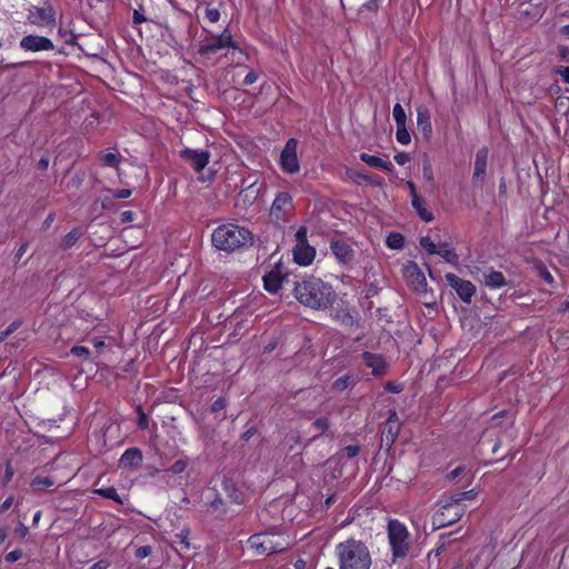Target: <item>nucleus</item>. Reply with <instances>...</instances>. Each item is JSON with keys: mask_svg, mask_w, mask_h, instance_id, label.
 I'll list each match as a JSON object with an SVG mask.
<instances>
[{"mask_svg": "<svg viewBox=\"0 0 569 569\" xmlns=\"http://www.w3.org/2000/svg\"><path fill=\"white\" fill-rule=\"evenodd\" d=\"M417 127L425 137H429L432 132L430 112L423 106L417 108Z\"/></svg>", "mask_w": 569, "mask_h": 569, "instance_id": "nucleus-25", "label": "nucleus"}, {"mask_svg": "<svg viewBox=\"0 0 569 569\" xmlns=\"http://www.w3.org/2000/svg\"><path fill=\"white\" fill-rule=\"evenodd\" d=\"M258 80V73L254 70H249V72L244 76L242 84L250 86Z\"/></svg>", "mask_w": 569, "mask_h": 569, "instance_id": "nucleus-48", "label": "nucleus"}, {"mask_svg": "<svg viewBox=\"0 0 569 569\" xmlns=\"http://www.w3.org/2000/svg\"><path fill=\"white\" fill-rule=\"evenodd\" d=\"M396 139L401 144H409L411 141V137L406 126L397 127Z\"/></svg>", "mask_w": 569, "mask_h": 569, "instance_id": "nucleus-38", "label": "nucleus"}, {"mask_svg": "<svg viewBox=\"0 0 569 569\" xmlns=\"http://www.w3.org/2000/svg\"><path fill=\"white\" fill-rule=\"evenodd\" d=\"M293 293L301 305L316 310H325L335 301L331 286L315 277L297 282Z\"/></svg>", "mask_w": 569, "mask_h": 569, "instance_id": "nucleus-1", "label": "nucleus"}, {"mask_svg": "<svg viewBox=\"0 0 569 569\" xmlns=\"http://www.w3.org/2000/svg\"><path fill=\"white\" fill-rule=\"evenodd\" d=\"M282 280L283 278L280 276L278 270H271L263 276L264 289L270 293H277L281 288Z\"/></svg>", "mask_w": 569, "mask_h": 569, "instance_id": "nucleus-26", "label": "nucleus"}, {"mask_svg": "<svg viewBox=\"0 0 569 569\" xmlns=\"http://www.w3.org/2000/svg\"><path fill=\"white\" fill-rule=\"evenodd\" d=\"M259 193L260 187L257 186V180L249 181V179H243L242 189L238 193L236 201L237 207L247 209L254 203L259 197Z\"/></svg>", "mask_w": 569, "mask_h": 569, "instance_id": "nucleus-12", "label": "nucleus"}, {"mask_svg": "<svg viewBox=\"0 0 569 569\" xmlns=\"http://www.w3.org/2000/svg\"><path fill=\"white\" fill-rule=\"evenodd\" d=\"M411 204L422 221L431 222L435 219L432 212L427 209L425 200L419 194H415V198L411 199Z\"/></svg>", "mask_w": 569, "mask_h": 569, "instance_id": "nucleus-28", "label": "nucleus"}, {"mask_svg": "<svg viewBox=\"0 0 569 569\" xmlns=\"http://www.w3.org/2000/svg\"><path fill=\"white\" fill-rule=\"evenodd\" d=\"M506 411H500L491 417L489 431H496L497 440L491 448L492 453H497L499 448L505 445V440L512 442L516 438L512 422L502 423L501 418L506 416Z\"/></svg>", "mask_w": 569, "mask_h": 569, "instance_id": "nucleus-7", "label": "nucleus"}, {"mask_svg": "<svg viewBox=\"0 0 569 569\" xmlns=\"http://www.w3.org/2000/svg\"><path fill=\"white\" fill-rule=\"evenodd\" d=\"M420 246L430 254H436L439 247L431 240L430 237H422L420 239Z\"/></svg>", "mask_w": 569, "mask_h": 569, "instance_id": "nucleus-39", "label": "nucleus"}, {"mask_svg": "<svg viewBox=\"0 0 569 569\" xmlns=\"http://www.w3.org/2000/svg\"><path fill=\"white\" fill-rule=\"evenodd\" d=\"M31 487L33 490H44L54 485V481L49 477H40L37 476L31 481Z\"/></svg>", "mask_w": 569, "mask_h": 569, "instance_id": "nucleus-33", "label": "nucleus"}, {"mask_svg": "<svg viewBox=\"0 0 569 569\" xmlns=\"http://www.w3.org/2000/svg\"><path fill=\"white\" fill-rule=\"evenodd\" d=\"M395 161L400 164V166H403L406 164L407 162L410 161V156L409 153H406V152H400V153H397L395 156Z\"/></svg>", "mask_w": 569, "mask_h": 569, "instance_id": "nucleus-54", "label": "nucleus"}, {"mask_svg": "<svg viewBox=\"0 0 569 569\" xmlns=\"http://www.w3.org/2000/svg\"><path fill=\"white\" fill-rule=\"evenodd\" d=\"M360 451V448L358 446H347L345 449H343V452L345 455L348 457V458H355L356 456H358Z\"/></svg>", "mask_w": 569, "mask_h": 569, "instance_id": "nucleus-51", "label": "nucleus"}, {"mask_svg": "<svg viewBox=\"0 0 569 569\" xmlns=\"http://www.w3.org/2000/svg\"><path fill=\"white\" fill-rule=\"evenodd\" d=\"M387 532L392 562L405 559L411 549V535L407 526L397 519H391L388 522Z\"/></svg>", "mask_w": 569, "mask_h": 569, "instance_id": "nucleus-5", "label": "nucleus"}, {"mask_svg": "<svg viewBox=\"0 0 569 569\" xmlns=\"http://www.w3.org/2000/svg\"><path fill=\"white\" fill-rule=\"evenodd\" d=\"M423 177H425L428 181H432V179H433V174H432V169H431L430 164H425V166H423Z\"/></svg>", "mask_w": 569, "mask_h": 569, "instance_id": "nucleus-59", "label": "nucleus"}, {"mask_svg": "<svg viewBox=\"0 0 569 569\" xmlns=\"http://www.w3.org/2000/svg\"><path fill=\"white\" fill-rule=\"evenodd\" d=\"M134 213L132 211H123L121 213V221L122 222H131L133 221Z\"/></svg>", "mask_w": 569, "mask_h": 569, "instance_id": "nucleus-58", "label": "nucleus"}, {"mask_svg": "<svg viewBox=\"0 0 569 569\" xmlns=\"http://www.w3.org/2000/svg\"><path fill=\"white\" fill-rule=\"evenodd\" d=\"M476 495L475 490L450 495L446 499L441 509L432 517L433 529H440L457 522L463 515V509L460 507V502L463 500H471Z\"/></svg>", "mask_w": 569, "mask_h": 569, "instance_id": "nucleus-4", "label": "nucleus"}, {"mask_svg": "<svg viewBox=\"0 0 569 569\" xmlns=\"http://www.w3.org/2000/svg\"><path fill=\"white\" fill-rule=\"evenodd\" d=\"M204 16L211 23H216L220 19V12L216 8H207Z\"/></svg>", "mask_w": 569, "mask_h": 569, "instance_id": "nucleus-43", "label": "nucleus"}, {"mask_svg": "<svg viewBox=\"0 0 569 569\" xmlns=\"http://www.w3.org/2000/svg\"><path fill=\"white\" fill-rule=\"evenodd\" d=\"M445 278L463 302L469 303L471 301L476 293V287L471 281L461 279L455 273H446Z\"/></svg>", "mask_w": 569, "mask_h": 569, "instance_id": "nucleus-10", "label": "nucleus"}, {"mask_svg": "<svg viewBox=\"0 0 569 569\" xmlns=\"http://www.w3.org/2000/svg\"><path fill=\"white\" fill-rule=\"evenodd\" d=\"M401 423L396 411H392L387 419L381 433V441L391 447L400 432Z\"/></svg>", "mask_w": 569, "mask_h": 569, "instance_id": "nucleus-16", "label": "nucleus"}, {"mask_svg": "<svg viewBox=\"0 0 569 569\" xmlns=\"http://www.w3.org/2000/svg\"><path fill=\"white\" fill-rule=\"evenodd\" d=\"M386 242L390 249H401L403 247V237L398 232H391L387 237Z\"/></svg>", "mask_w": 569, "mask_h": 569, "instance_id": "nucleus-37", "label": "nucleus"}, {"mask_svg": "<svg viewBox=\"0 0 569 569\" xmlns=\"http://www.w3.org/2000/svg\"><path fill=\"white\" fill-rule=\"evenodd\" d=\"M350 178L353 179L357 183L361 184V183H369L371 177L368 174L355 171L350 174Z\"/></svg>", "mask_w": 569, "mask_h": 569, "instance_id": "nucleus-45", "label": "nucleus"}, {"mask_svg": "<svg viewBox=\"0 0 569 569\" xmlns=\"http://www.w3.org/2000/svg\"><path fill=\"white\" fill-rule=\"evenodd\" d=\"M22 557L20 549L12 550L6 555V561L9 563L18 561Z\"/></svg>", "mask_w": 569, "mask_h": 569, "instance_id": "nucleus-46", "label": "nucleus"}, {"mask_svg": "<svg viewBox=\"0 0 569 569\" xmlns=\"http://www.w3.org/2000/svg\"><path fill=\"white\" fill-rule=\"evenodd\" d=\"M71 353L79 358H87L90 353L89 349L83 346H76L71 349Z\"/></svg>", "mask_w": 569, "mask_h": 569, "instance_id": "nucleus-44", "label": "nucleus"}, {"mask_svg": "<svg viewBox=\"0 0 569 569\" xmlns=\"http://www.w3.org/2000/svg\"><path fill=\"white\" fill-rule=\"evenodd\" d=\"M130 189H118L114 191L113 197L117 199H127L131 196Z\"/></svg>", "mask_w": 569, "mask_h": 569, "instance_id": "nucleus-55", "label": "nucleus"}, {"mask_svg": "<svg viewBox=\"0 0 569 569\" xmlns=\"http://www.w3.org/2000/svg\"><path fill=\"white\" fill-rule=\"evenodd\" d=\"M298 140L290 138L280 154L279 164L283 172L295 174L300 170V162L297 154Z\"/></svg>", "mask_w": 569, "mask_h": 569, "instance_id": "nucleus-8", "label": "nucleus"}, {"mask_svg": "<svg viewBox=\"0 0 569 569\" xmlns=\"http://www.w3.org/2000/svg\"><path fill=\"white\" fill-rule=\"evenodd\" d=\"M363 362L371 369L372 375L383 376L387 369V362L381 355L363 352L361 355Z\"/></svg>", "mask_w": 569, "mask_h": 569, "instance_id": "nucleus-20", "label": "nucleus"}, {"mask_svg": "<svg viewBox=\"0 0 569 569\" xmlns=\"http://www.w3.org/2000/svg\"><path fill=\"white\" fill-rule=\"evenodd\" d=\"M480 281L490 289H498L506 286L507 281L502 272L496 271L491 268L481 272Z\"/></svg>", "mask_w": 569, "mask_h": 569, "instance_id": "nucleus-24", "label": "nucleus"}, {"mask_svg": "<svg viewBox=\"0 0 569 569\" xmlns=\"http://www.w3.org/2000/svg\"><path fill=\"white\" fill-rule=\"evenodd\" d=\"M228 503L229 502L227 499H223V497L218 496L211 501L210 507L213 512H217L218 515H224L227 512Z\"/></svg>", "mask_w": 569, "mask_h": 569, "instance_id": "nucleus-36", "label": "nucleus"}, {"mask_svg": "<svg viewBox=\"0 0 569 569\" xmlns=\"http://www.w3.org/2000/svg\"><path fill=\"white\" fill-rule=\"evenodd\" d=\"M20 48L24 51H50L54 49L53 42L42 36L29 34L20 40Z\"/></svg>", "mask_w": 569, "mask_h": 569, "instance_id": "nucleus-14", "label": "nucleus"}, {"mask_svg": "<svg viewBox=\"0 0 569 569\" xmlns=\"http://www.w3.org/2000/svg\"><path fill=\"white\" fill-rule=\"evenodd\" d=\"M248 548L257 556H270L288 549V537L274 532H260L252 535L247 541Z\"/></svg>", "mask_w": 569, "mask_h": 569, "instance_id": "nucleus-6", "label": "nucleus"}, {"mask_svg": "<svg viewBox=\"0 0 569 569\" xmlns=\"http://www.w3.org/2000/svg\"><path fill=\"white\" fill-rule=\"evenodd\" d=\"M222 495L229 503L242 505L244 502V493L230 479H223L221 483Z\"/></svg>", "mask_w": 569, "mask_h": 569, "instance_id": "nucleus-21", "label": "nucleus"}, {"mask_svg": "<svg viewBox=\"0 0 569 569\" xmlns=\"http://www.w3.org/2000/svg\"><path fill=\"white\" fill-rule=\"evenodd\" d=\"M187 466H188L187 459H179L173 462V465L169 468V471L174 475H179L186 470Z\"/></svg>", "mask_w": 569, "mask_h": 569, "instance_id": "nucleus-40", "label": "nucleus"}, {"mask_svg": "<svg viewBox=\"0 0 569 569\" xmlns=\"http://www.w3.org/2000/svg\"><path fill=\"white\" fill-rule=\"evenodd\" d=\"M406 278L415 291L419 293L427 291V279L416 263L411 262L406 267Z\"/></svg>", "mask_w": 569, "mask_h": 569, "instance_id": "nucleus-17", "label": "nucleus"}, {"mask_svg": "<svg viewBox=\"0 0 569 569\" xmlns=\"http://www.w3.org/2000/svg\"><path fill=\"white\" fill-rule=\"evenodd\" d=\"M538 273L539 276L547 282V283H552L553 282V277L552 274L547 270L546 267L543 266H539L538 267Z\"/></svg>", "mask_w": 569, "mask_h": 569, "instance_id": "nucleus-47", "label": "nucleus"}, {"mask_svg": "<svg viewBox=\"0 0 569 569\" xmlns=\"http://www.w3.org/2000/svg\"><path fill=\"white\" fill-rule=\"evenodd\" d=\"M392 117L395 119L397 127L406 126L407 116H406L405 109L402 108V106L400 103H396L393 106Z\"/></svg>", "mask_w": 569, "mask_h": 569, "instance_id": "nucleus-35", "label": "nucleus"}, {"mask_svg": "<svg viewBox=\"0 0 569 569\" xmlns=\"http://www.w3.org/2000/svg\"><path fill=\"white\" fill-rule=\"evenodd\" d=\"M142 462V452L138 448L127 449L120 460L119 467L124 469H137Z\"/></svg>", "mask_w": 569, "mask_h": 569, "instance_id": "nucleus-23", "label": "nucleus"}, {"mask_svg": "<svg viewBox=\"0 0 569 569\" xmlns=\"http://www.w3.org/2000/svg\"><path fill=\"white\" fill-rule=\"evenodd\" d=\"M297 243H308L307 240V228L300 227L296 232Z\"/></svg>", "mask_w": 569, "mask_h": 569, "instance_id": "nucleus-49", "label": "nucleus"}, {"mask_svg": "<svg viewBox=\"0 0 569 569\" xmlns=\"http://www.w3.org/2000/svg\"><path fill=\"white\" fill-rule=\"evenodd\" d=\"M16 533L19 537L24 538L29 533V529L23 523H19V526L16 528Z\"/></svg>", "mask_w": 569, "mask_h": 569, "instance_id": "nucleus-56", "label": "nucleus"}, {"mask_svg": "<svg viewBox=\"0 0 569 569\" xmlns=\"http://www.w3.org/2000/svg\"><path fill=\"white\" fill-rule=\"evenodd\" d=\"M38 167L39 169H41L42 171H46L49 167V159L47 157H42L39 161H38Z\"/></svg>", "mask_w": 569, "mask_h": 569, "instance_id": "nucleus-63", "label": "nucleus"}, {"mask_svg": "<svg viewBox=\"0 0 569 569\" xmlns=\"http://www.w3.org/2000/svg\"><path fill=\"white\" fill-rule=\"evenodd\" d=\"M223 48L238 49V46L232 40V37L228 31L222 32L220 36L206 39L200 43L198 51L200 54L210 56L217 53Z\"/></svg>", "mask_w": 569, "mask_h": 569, "instance_id": "nucleus-9", "label": "nucleus"}, {"mask_svg": "<svg viewBox=\"0 0 569 569\" xmlns=\"http://www.w3.org/2000/svg\"><path fill=\"white\" fill-rule=\"evenodd\" d=\"M353 382H355L353 378L349 375H346V376L339 377L338 379H336L333 381L332 389L335 391L341 392V391L346 390Z\"/></svg>", "mask_w": 569, "mask_h": 569, "instance_id": "nucleus-34", "label": "nucleus"}, {"mask_svg": "<svg viewBox=\"0 0 569 569\" xmlns=\"http://www.w3.org/2000/svg\"><path fill=\"white\" fill-rule=\"evenodd\" d=\"M26 251H27V244H26V243H23V244H21V246H20V248L18 249V251H17V253H16V256H14V260H16V261H19V260L22 258V256L26 253Z\"/></svg>", "mask_w": 569, "mask_h": 569, "instance_id": "nucleus-64", "label": "nucleus"}, {"mask_svg": "<svg viewBox=\"0 0 569 569\" xmlns=\"http://www.w3.org/2000/svg\"><path fill=\"white\" fill-rule=\"evenodd\" d=\"M13 503V497H8L0 506V512L7 511Z\"/></svg>", "mask_w": 569, "mask_h": 569, "instance_id": "nucleus-57", "label": "nucleus"}, {"mask_svg": "<svg viewBox=\"0 0 569 569\" xmlns=\"http://www.w3.org/2000/svg\"><path fill=\"white\" fill-rule=\"evenodd\" d=\"M226 406L224 403V400L223 399H217L213 403H212V411H219L221 409H223Z\"/></svg>", "mask_w": 569, "mask_h": 569, "instance_id": "nucleus-60", "label": "nucleus"}, {"mask_svg": "<svg viewBox=\"0 0 569 569\" xmlns=\"http://www.w3.org/2000/svg\"><path fill=\"white\" fill-rule=\"evenodd\" d=\"M436 254H439L447 262L451 264H457L459 261L458 254L455 252L453 249H450L448 243H441L439 244Z\"/></svg>", "mask_w": 569, "mask_h": 569, "instance_id": "nucleus-29", "label": "nucleus"}, {"mask_svg": "<svg viewBox=\"0 0 569 569\" xmlns=\"http://www.w3.org/2000/svg\"><path fill=\"white\" fill-rule=\"evenodd\" d=\"M101 160L106 166L116 167L119 162V157L113 152H106L102 154Z\"/></svg>", "mask_w": 569, "mask_h": 569, "instance_id": "nucleus-41", "label": "nucleus"}, {"mask_svg": "<svg viewBox=\"0 0 569 569\" xmlns=\"http://www.w3.org/2000/svg\"><path fill=\"white\" fill-rule=\"evenodd\" d=\"M151 555V547L150 546H142V547H139L136 551V556L137 558L139 559H143V558H147L148 556Z\"/></svg>", "mask_w": 569, "mask_h": 569, "instance_id": "nucleus-50", "label": "nucleus"}, {"mask_svg": "<svg viewBox=\"0 0 569 569\" xmlns=\"http://www.w3.org/2000/svg\"><path fill=\"white\" fill-rule=\"evenodd\" d=\"M81 232L78 229H73L68 232L61 240L60 247L63 250H67L74 246V243L79 240Z\"/></svg>", "mask_w": 569, "mask_h": 569, "instance_id": "nucleus-32", "label": "nucleus"}, {"mask_svg": "<svg viewBox=\"0 0 569 569\" xmlns=\"http://www.w3.org/2000/svg\"><path fill=\"white\" fill-rule=\"evenodd\" d=\"M378 7H379L378 0H370L363 6V8L371 10V11H377Z\"/></svg>", "mask_w": 569, "mask_h": 569, "instance_id": "nucleus-62", "label": "nucleus"}, {"mask_svg": "<svg viewBox=\"0 0 569 569\" xmlns=\"http://www.w3.org/2000/svg\"><path fill=\"white\" fill-rule=\"evenodd\" d=\"M32 24L44 27L54 22V12L50 6L38 8L33 7L28 16Z\"/></svg>", "mask_w": 569, "mask_h": 569, "instance_id": "nucleus-18", "label": "nucleus"}, {"mask_svg": "<svg viewBox=\"0 0 569 569\" xmlns=\"http://www.w3.org/2000/svg\"><path fill=\"white\" fill-rule=\"evenodd\" d=\"M179 156L197 172L202 171L210 160V152L207 150L184 148L179 152Z\"/></svg>", "mask_w": 569, "mask_h": 569, "instance_id": "nucleus-11", "label": "nucleus"}, {"mask_svg": "<svg viewBox=\"0 0 569 569\" xmlns=\"http://www.w3.org/2000/svg\"><path fill=\"white\" fill-rule=\"evenodd\" d=\"M211 240L218 250L231 252L251 243L252 236L244 227L227 223L214 229Z\"/></svg>", "mask_w": 569, "mask_h": 569, "instance_id": "nucleus-3", "label": "nucleus"}, {"mask_svg": "<svg viewBox=\"0 0 569 569\" xmlns=\"http://www.w3.org/2000/svg\"><path fill=\"white\" fill-rule=\"evenodd\" d=\"M330 249L338 261L341 263L346 264L353 259V250L343 240H331Z\"/></svg>", "mask_w": 569, "mask_h": 569, "instance_id": "nucleus-22", "label": "nucleus"}, {"mask_svg": "<svg viewBox=\"0 0 569 569\" xmlns=\"http://www.w3.org/2000/svg\"><path fill=\"white\" fill-rule=\"evenodd\" d=\"M293 260L300 266H309L316 257V250L309 243H297L292 250Z\"/></svg>", "mask_w": 569, "mask_h": 569, "instance_id": "nucleus-19", "label": "nucleus"}, {"mask_svg": "<svg viewBox=\"0 0 569 569\" xmlns=\"http://www.w3.org/2000/svg\"><path fill=\"white\" fill-rule=\"evenodd\" d=\"M556 73L559 74L562 80L569 84V67L560 66L556 69Z\"/></svg>", "mask_w": 569, "mask_h": 569, "instance_id": "nucleus-53", "label": "nucleus"}, {"mask_svg": "<svg viewBox=\"0 0 569 569\" xmlns=\"http://www.w3.org/2000/svg\"><path fill=\"white\" fill-rule=\"evenodd\" d=\"M138 412H139L138 426L141 429H147L148 426H149V421H148V418H147L146 413L141 410V408H139Z\"/></svg>", "mask_w": 569, "mask_h": 569, "instance_id": "nucleus-52", "label": "nucleus"}, {"mask_svg": "<svg viewBox=\"0 0 569 569\" xmlns=\"http://www.w3.org/2000/svg\"><path fill=\"white\" fill-rule=\"evenodd\" d=\"M329 427H330V421L326 417H321V418H318L317 420H315L311 425V428L315 429L317 431V433L312 437V440H316L318 437L326 433V431L329 429Z\"/></svg>", "mask_w": 569, "mask_h": 569, "instance_id": "nucleus-31", "label": "nucleus"}, {"mask_svg": "<svg viewBox=\"0 0 569 569\" xmlns=\"http://www.w3.org/2000/svg\"><path fill=\"white\" fill-rule=\"evenodd\" d=\"M292 209V197L288 192H279L270 208V216L277 221L283 220Z\"/></svg>", "mask_w": 569, "mask_h": 569, "instance_id": "nucleus-15", "label": "nucleus"}, {"mask_svg": "<svg viewBox=\"0 0 569 569\" xmlns=\"http://www.w3.org/2000/svg\"><path fill=\"white\" fill-rule=\"evenodd\" d=\"M447 545H448V542H447L445 536L441 535L439 538L437 548L433 550L435 556L438 557L439 555H441L447 549ZM431 555H432V551L429 552L428 557H430Z\"/></svg>", "mask_w": 569, "mask_h": 569, "instance_id": "nucleus-42", "label": "nucleus"}, {"mask_svg": "<svg viewBox=\"0 0 569 569\" xmlns=\"http://www.w3.org/2000/svg\"><path fill=\"white\" fill-rule=\"evenodd\" d=\"M339 569H369L371 556L368 547L360 540L348 539L336 546Z\"/></svg>", "mask_w": 569, "mask_h": 569, "instance_id": "nucleus-2", "label": "nucleus"}, {"mask_svg": "<svg viewBox=\"0 0 569 569\" xmlns=\"http://www.w3.org/2000/svg\"><path fill=\"white\" fill-rule=\"evenodd\" d=\"M96 495H99L103 498H107V499H110V500H113L116 501L117 503L119 505H122L123 503V500L121 499V497L118 495L117 490L114 487H108V488H99V489H94L93 491Z\"/></svg>", "mask_w": 569, "mask_h": 569, "instance_id": "nucleus-30", "label": "nucleus"}, {"mask_svg": "<svg viewBox=\"0 0 569 569\" xmlns=\"http://www.w3.org/2000/svg\"><path fill=\"white\" fill-rule=\"evenodd\" d=\"M360 160L370 167L382 169L388 172H392L395 169L393 164L390 161H385L383 159H381L379 157L371 156L366 152L360 153Z\"/></svg>", "mask_w": 569, "mask_h": 569, "instance_id": "nucleus-27", "label": "nucleus"}, {"mask_svg": "<svg viewBox=\"0 0 569 569\" xmlns=\"http://www.w3.org/2000/svg\"><path fill=\"white\" fill-rule=\"evenodd\" d=\"M13 476V469L10 463L7 465L6 473H4V485H7Z\"/></svg>", "mask_w": 569, "mask_h": 569, "instance_id": "nucleus-61", "label": "nucleus"}, {"mask_svg": "<svg viewBox=\"0 0 569 569\" xmlns=\"http://www.w3.org/2000/svg\"><path fill=\"white\" fill-rule=\"evenodd\" d=\"M489 149L488 147H481L475 157L472 183L475 186H482L487 173Z\"/></svg>", "mask_w": 569, "mask_h": 569, "instance_id": "nucleus-13", "label": "nucleus"}]
</instances>
